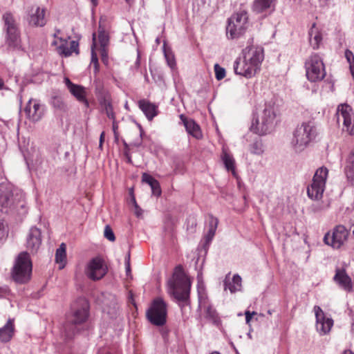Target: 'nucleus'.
Instances as JSON below:
<instances>
[{"mask_svg":"<svg viewBox=\"0 0 354 354\" xmlns=\"http://www.w3.org/2000/svg\"><path fill=\"white\" fill-rule=\"evenodd\" d=\"M241 55L234 62V72L246 78H251L261 69L264 59L263 48L257 46H248L242 50Z\"/></svg>","mask_w":354,"mask_h":354,"instance_id":"1","label":"nucleus"},{"mask_svg":"<svg viewBox=\"0 0 354 354\" xmlns=\"http://www.w3.org/2000/svg\"><path fill=\"white\" fill-rule=\"evenodd\" d=\"M0 210L6 214H19L26 213V202L25 194L21 192L13 194L10 187L0 184Z\"/></svg>","mask_w":354,"mask_h":354,"instance_id":"2","label":"nucleus"},{"mask_svg":"<svg viewBox=\"0 0 354 354\" xmlns=\"http://www.w3.org/2000/svg\"><path fill=\"white\" fill-rule=\"evenodd\" d=\"M317 135L313 120L303 122L298 124L292 133L290 145L297 152L303 151Z\"/></svg>","mask_w":354,"mask_h":354,"instance_id":"3","label":"nucleus"},{"mask_svg":"<svg viewBox=\"0 0 354 354\" xmlns=\"http://www.w3.org/2000/svg\"><path fill=\"white\" fill-rule=\"evenodd\" d=\"M190 282L181 266L175 268L172 277L168 281L169 293L180 301H186L189 295Z\"/></svg>","mask_w":354,"mask_h":354,"instance_id":"4","label":"nucleus"},{"mask_svg":"<svg viewBox=\"0 0 354 354\" xmlns=\"http://www.w3.org/2000/svg\"><path fill=\"white\" fill-rule=\"evenodd\" d=\"M248 13L244 8H239L229 19L226 28L227 35L234 39L243 36L248 28Z\"/></svg>","mask_w":354,"mask_h":354,"instance_id":"5","label":"nucleus"},{"mask_svg":"<svg viewBox=\"0 0 354 354\" xmlns=\"http://www.w3.org/2000/svg\"><path fill=\"white\" fill-rule=\"evenodd\" d=\"M32 262L27 252H21L17 256L12 270V277L18 283L28 282L31 277Z\"/></svg>","mask_w":354,"mask_h":354,"instance_id":"6","label":"nucleus"},{"mask_svg":"<svg viewBox=\"0 0 354 354\" xmlns=\"http://www.w3.org/2000/svg\"><path fill=\"white\" fill-rule=\"evenodd\" d=\"M147 320L153 325L162 326L167 322V304L160 297L153 299L146 311Z\"/></svg>","mask_w":354,"mask_h":354,"instance_id":"7","label":"nucleus"},{"mask_svg":"<svg viewBox=\"0 0 354 354\" xmlns=\"http://www.w3.org/2000/svg\"><path fill=\"white\" fill-rule=\"evenodd\" d=\"M306 76L308 81L317 82L326 76L325 66L322 58L317 53L308 56L305 61Z\"/></svg>","mask_w":354,"mask_h":354,"instance_id":"8","label":"nucleus"},{"mask_svg":"<svg viewBox=\"0 0 354 354\" xmlns=\"http://www.w3.org/2000/svg\"><path fill=\"white\" fill-rule=\"evenodd\" d=\"M275 117L274 107L270 104H266L259 118L252 122L250 130L259 136L270 133L273 127Z\"/></svg>","mask_w":354,"mask_h":354,"instance_id":"9","label":"nucleus"},{"mask_svg":"<svg viewBox=\"0 0 354 354\" xmlns=\"http://www.w3.org/2000/svg\"><path fill=\"white\" fill-rule=\"evenodd\" d=\"M328 174V171L326 167H322L317 169L312 183L307 187V194L310 198L320 200L322 198Z\"/></svg>","mask_w":354,"mask_h":354,"instance_id":"10","label":"nucleus"},{"mask_svg":"<svg viewBox=\"0 0 354 354\" xmlns=\"http://www.w3.org/2000/svg\"><path fill=\"white\" fill-rule=\"evenodd\" d=\"M349 231L343 225H337L326 232L324 236V243L334 250L340 249L347 241Z\"/></svg>","mask_w":354,"mask_h":354,"instance_id":"11","label":"nucleus"},{"mask_svg":"<svg viewBox=\"0 0 354 354\" xmlns=\"http://www.w3.org/2000/svg\"><path fill=\"white\" fill-rule=\"evenodd\" d=\"M89 304L85 298H79L71 307V327L86 322L89 317Z\"/></svg>","mask_w":354,"mask_h":354,"instance_id":"12","label":"nucleus"},{"mask_svg":"<svg viewBox=\"0 0 354 354\" xmlns=\"http://www.w3.org/2000/svg\"><path fill=\"white\" fill-rule=\"evenodd\" d=\"M337 122L342 121L344 131H346L349 135L353 133L354 128V114L352 108L346 104H340L337 110Z\"/></svg>","mask_w":354,"mask_h":354,"instance_id":"13","label":"nucleus"},{"mask_svg":"<svg viewBox=\"0 0 354 354\" xmlns=\"http://www.w3.org/2000/svg\"><path fill=\"white\" fill-rule=\"evenodd\" d=\"M107 272V268L104 264V261L100 257L92 259L85 270L86 275L93 281L102 279Z\"/></svg>","mask_w":354,"mask_h":354,"instance_id":"14","label":"nucleus"},{"mask_svg":"<svg viewBox=\"0 0 354 354\" xmlns=\"http://www.w3.org/2000/svg\"><path fill=\"white\" fill-rule=\"evenodd\" d=\"M314 311L316 317L317 330L321 335L328 333L333 326V320L326 317L322 308L318 306L314 307Z\"/></svg>","mask_w":354,"mask_h":354,"instance_id":"15","label":"nucleus"},{"mask_svg":"<svg viewBox=\"0 0 354 354\" xmlns=\"http://www.w3.org/2000/svg\"><path fill=\"white\" fill-rule=\"evenodd\" d=\"M24 113L30 121L37 122L44 115V108L37 100L30 99L25 106Z\"/></svg>","mask_w":354,"mask_h":354,"instance_id":"16","label":"nucleus"},{"mask_svg":"<svg viewBox=\"0 0 354 354\" xmlns=\"http://www.w3.org/2000/svg\"><path fill=\"white\" fill-rule=\"evenodd\" d=\"M68 90L71 94L81 104H83L86 108L89 106V102L87 100V91L82 85L75 84L68 79Z\"/></svg>","mask_w":354,"mask_h":354,"instance_id":"17","label":"nucleus"},{"mask_svg":"<svg viewBox=\"0 0 354 354\" xmlns=\"http://www.w3.org/2000/svg\"><path fill=\"white\" fill-rule=\"evenodd\" d=\"M41 244V230L32 227L27 236L26 248L32 253H36Z\"/></svg>","mask_w":354,"mask_h":354,"instance_id":"18","label":"nucleus"},{"mask_svg":"<svg viewBox=\"0 0 354 354\" xmlns=\"http://www.w3.org/2000/svg\"><path fill=\"white\" fill-rule=\"evenodd\" d=\"M138 107L144 113L146 118L151 121L158 114V106L150 101L142 99L138 101Z\"/></svg>","mask_w":354,"mask_h":354,"instance_id":"19","label":"nucleus"},{"mask_svg":"<svg viewBox=\"0 0 354 354\" xmlns=\"http://www.w3.org/2000/svg\"><path fill=\"white\" fill-rule=\"evenodd\" d=\"M6 45L10 50H22L19 30L6 32Z\"/></svg>","mask_w":354,"mask_h":354,"instance_id":"20","label":"nucleus"},{"mask_svg":"<svg viewBox=\"0 0 354 354\" xmlns=\"http://www.w3.org/2000/svg\"><path fill=\"white\" fill-rule=\"evenodd\" d=\"M333 279L344 290L346 291L352 290L351 279L344 269H337Z\"/></svg>","mask_w":354,"mask_h":354,"instance_id":"21","label":"nucleus"},{"mask_svg":"<svg viewBox=\"0 0 354 354\" xmlns=\"http://www.w3.org/2000/svg\"><path fill=\"white\" fill-rule=\"evenodd\" d=\"M50 104L57 112L65 111L64 93L59 91H53L50 97Z\"/></svg>","mask_w":354,"mask_h":354,"instance_id":"22","label":"nucleus"},{"mask_svg":"<svg viewBox=\"0 0 354 354\" xmlns=\"http://www.w3.org/2000/svg\"><path fill=\"white\" fill-rule=\"evenodd\" d=\"M180 119L183 122L186 131L189 134L192 135L193 137L197 139H199L202 137V133L199 125L197 124L193 120L187 119L183 115H180Z\"/></svg>","mask_w":354,"mask_h":354,"instance_id":"23","label":"nucleus"},{"mask_svg":"<svg viewBox=\"0 0 354 354\" xmlns=\"http://www.w3.org/2000/svg\"><path fill=\"white\" fill-rule=\"evenodd\" d=\"M229 275L230 274L226 276L224 281L225 290L229 289L231 293H235L236 292L241 291L242 288L241 277L238 274H236L233 276L232 281H230L228 279Z\"/></svg>","mask_w":354,"mask_h":354,"instance_id":"24","label":"nucleus"},{"mask_svg":"<svg viewBox=\"0 0 354 354\" xmlns=\"http://www.w3.org/2000/svg\"><path fill=\"white\" fill-rule=\"evenodd\" d=\"M310 44L314 49H318L322 41V35L321 31L317 28L316 24L313 23L309 32Z\"/></svg>","mask_w":354,"mask_h":354,"instance_id":"25","label":"nucleus"},{"mask_svg":"<svg viewBox=\"0 0 354 354\" xmlns=\"http://www.w3.org/2000/svg\"><path fill=\"white\" fill-rule=\"evenodd\" d=\"M45 9H40L37 7L29 18V24L35 26H44L46 24Z\"/></svg>","mask_w":354,"mask_h":354,"instance_id":"26","label":"nucleus"},{"mask_svg":"<svg viewBox=\"0 0 354 354\" xmlns=\"http://www.w3.org/2000/svg\"><path fill=\"white\" fill-rule=\"evenodd\" d=\"M275 1L276 0H254L252 3V10L254 12L257 14L265 12L274 7Z\"/></svg>","mask_w":354,"mask_h":354,"instance_id":"27","label":"nucleus"},{"mask_svg":"<svg viewBox=\"0 0 354 354\" xmlns=\"http://www.w3.org/2000/svg\"><path fill=\"white\" fill-rule=\"evenodd\" d=\"M13 320L9 319L6 325L0 328V341L6 343L10 341L14 335Z\"/></svg>","mask_w":354,"mask_h":354,"instance_id":"28","label":"nucleus"},{"mask_svg":"<svg viewBox=\"0 0 354 354\" xmlns=\"http://www.w3.org/2000/svg\"><path fill=\"white\" fill-rule=\"evenodd\" d=\"M344 173L348 180L354 184V151H352L346 160Z\"/></svg>","mask_w":354,"mask_h":354,"instance_id":"29","label":"nucleus"},{"mask_svg":"<svg viewBox=\"0 0 354 354\" xmlns=\"http://www.w3.org/2000/svg\"><path fill=\"white\" fill-rule=\"evenodd\" d=\"M57 33L54 34V40L52 41V46L55 47L56 51L62 57H66V40L58 37Z\"/></svg>","mask_w":354,"mask_h":354,"instance_id":"30","label":"nucleus"},{"mask_svg":"<svg viewBox=\"0 0 354 354\" xmlns=\"http://www.w3.org/2000/svg\"><path fill=\"white\" fill-rule=\"evenodd\" d=\"M98 41L100 45L102 55L104 56L106 53V48L109 43V33L104 30L100 24L98 28Z\"/></svg>","mask_w":354,"mask_h":354,"instance_id":"31","label":"nucleus"},{"mask_svg":"<svg viewBox=\"0 0 354 354\" xmlns=\"http://www.w3.org/2000/svg\"><path fill=\"white\" fill-rule=\"evenodd\" d=\"M3 20L4 21V29L6 32L19 30L16 21L11 13L6 12L3 15Z\"/></svg>","mask_w":354,"mask_h":354,"instance_id":"32","label":"nucleus"},{"mask_svg":"<svg viewBox=\"0 0 354 354\" xmlns=\"http://www.w3.org/2000/svg\"><path fill=\"white\" fill-rule=\"evenodd\" d=\"M66 244L62 243L55 252V263L58 264L59 270H62L66 266Z\"/></svg>","mask_w":354,"mask_h":354,"instance_id":"33","label":"nucleus"},{"mask_svg":"<svg viewBox=\"0 0 354 354\" xmlns=\"http://www.w3.org/2000/svg\"><path fill=\"white\" fill-rule=\"evenodd\" d=\"M221 158L227 170L231 171L235 175V161L232 156L223 149Z\"/></svg>","mask_w":354,"mask_h":354,"instance_id":"34","label":"nucleus"},{"mask_svg":"<svg viewBox=\"0 0 354 354\" xmlns=\"http://www.w3.org/2000/svg\"><path fill=\"white\" fill-rule=\"evenodd\" d=\"M218 220L216 218L214 217L213 216H211L209 220L208 232L206 235V241L207 242L211 241L214 238L216 233V230L218 227Z\"/></svg>","mask_w":354,"mask_h":354,"instance_id":"35","label":"nucleus"},{"mask_svg":"<svg viewBox=\"0 0 354 354\" xmlns=\"http://www.w3.org/2000/svg\"><path fill=\"white\" fill-rule=\"evenodd\" d=\"M205 317L212 322L213 324L218 325L220 322V317L216 309L212 306L209 305L205 307Z\"/></svg>","mask_w":354,"mask_h":354,"instance_id":"36","label":"nucleus"},{"mask_svg":"<svg viewBox=\"0 0 354 354\" xmlns=\"http://www.w3.org/2000/svg\"><path fill=\"white\" fill-rule=\"evenodd\" d=\"M101 106L104 108L106 114L109 118L115 119V113L113 112V106L109 98L104 97L100 102Z\"/></svg>","mask_w":354,"mask_h":354,"instance_id":"37","label":"nucleus"},{"mask_svg":"<svg viewBox=\"0 0 354 354\" xmlns=\"http://www.w3.org/2000/svg\"><path fill=\"white\" fill-rule=\"evenodd\" d=\"M79 39L80 38L77 40L71 41L70 46L68 48V57L73 54L75 55L80 54Z\"/></svg>","mask_w":354,"mask_h":354,"instance_id":"38","label":"nucleus"},{"mask_svg":"<svg viewBox=\"0 0 354 354\" xmlns=\"http://www.w3.org/2000/svg\"><path fill=\"white\" fill-rule=\"evenodd\" d=\"M215 77L217 80H223L226 75L225 70L224 68L219 66V64H216L214 66Z\"/></svg>","mask_w":354,"mask_h":354,"instance_id":"39","label":"nucleus"},{"mask_svg":"<svg viewBox=\"0 0 354 354\" xmlns=\"http://www.w3.org/2000/svg\"><path fill=\"white\" fill-rule=\"evenodd\" d=\"M251 152L254 154H261L263 153V144L260 141L254 142L251 146Z\"/></svg>","mask_w":354,"mask_h":354,"instance_id":"40","label":"nucleus"},{"mask_svg":"<svg viewBox=\"0 0 354 354\" xmlns=\"http://www.w3.org/2000/svg\"><path fill=\"white\" fill-rule=\"evenodd\" d=\"M104 237L110 241H114L115 240V234L109 225H106L104 231Z\"/></svg>","mask_w":354,"mask_h":354,"instance_id":"41","label":"nucleus"},{"mask_svg":"<svg viewBox=\"0 0 354 354\" xmlns=\"http://www.w3.org/2000/svg\"><path fill=\"white\" fill-rule=\"evenodd\" d=\"M142 182H145L147 183L151 187L158 182L157 180H156L153 176H151L150 174H148L147 173H144L142 176Z\"/></svg>","mask_w":354,"mask_h":354,"instance_id":"42","label":"nucleus"},{"mask_svg":"<svg viewBox=\"0 0 354 354\" xmlns=\"http://www.w3.org/2000/svg\"><path fill=\"white\" fill-rule=\"evenodd\" d=\"M142 182H145L147 183L151 187L158 182L157 180H156L153 176H151L150 174H148L147 173H144L142 176Z\"/></svg>","mask_w":354,"mask_h":354,"instance_id":"43","label":"nucleus"},{"mask_svg":"<svg viewBox=\"0 0 354 354\" xmlns=\"http://www.w3.org/2000/svg\"><path fill=\"white\" fill-rule=\"evenodd\" d=\"M165 57L169 67L174 68L176 65L174 55L171 52L165 51Z\"/></svg>","mask_w":354,"mask_h":354,"instance_id":"44","label":"nucleus"},{"mask_svg":"<svg viewBox=\"0 0 354 354\" xmlns=\"http://www.w3.org/2000/svg\"><path fill=\"white\" fill-rule=\"evenodd\" d=\"M8 236V231L3 221L0 220V243L6 240Z\"/></svg>","mask_w":354,"mask_h":354,"instance_id":"45","label":"nucleus"},{"mask_svg":"<svg viewBox=\"0 0 354 354\" xmlns=\"http://www.w3.org/2000/svg\"><path fill=\"white\" fill-rule=\"evenodd\" d=\"M96 38H95V33H93V45H92V56H91V64H97L98 62V59L97 57V55L95 53L93 48L96 46V42H95Z\"/></svg>","mask_w":354,"mask_h":354,"instance_id":"46","label":"nucleus"},{"mask_svg":"<svg viewBox=\"0 0 354 354\" xmlns=\"http://www.w3.org/2000/svg\"><path fill=\"white\" fill-rule=\"evenodd\" d=\"M152 194L156 196H160L162 193L159 182L156 183L151 187Z\"/></svg>","mask_w":354,"mask_h":354,"instance_id":"47","label":"nucleus"},{"mask_svg":"<svg viewBox=\"0 0 354 354\" xmlns=\"http://www.w3.org/2000/svg\"><path fill=\"white\" fill-rule=\"evenodd\" d=\"M345 57L350 65L354 63V55L351 50L348 49L346 50Z\"/></svg>","mask_w":354,"mask_h":354,"instance_id":"48","label":"nucleus"},{"mask_svg":"<svg viewBox=\"0 0 354 354\" xmlns=\"http://www.w3.org/2000/svg\"><path fill=\"white\" fill-rule=\"evenodd\" d=\"M257 312L253 311V312L251 313L249 310H246L245 312V322H246V324H248V325H250V322H251V320L252 319V317L254 315H257Z\"/></svg>","mask_w":354,"mask_h":354,"instance_id":"49","label":"nucleus"},{"mask_svg":"<svg viewBox=\"0 0 354 354\" xmlns=\"http://www.w3.org/2000/svg\"><path fill=\"white\" fill-rule=\"evenodd\" d=\"M124 155L128 159L129 162H131V156L129 152V145L127 144L125 141H124Z\"/></svg>","mask_w":354,"mask_h":354,"instance_id":"50","label":"nucleus"},{"mask_svg":"<svg viewBox=\"0 0 354 354\" xmlns=\"http://www.w3.org/2000/svg\"><path fill=\"white\" fill-rule=\"evenodd\" d=\"M104 138H105V133L104 131H102L100 136V143H99V147L102 149L103 143L104 142Z\"/></svg>","mask_w":354,"mask_h":354,"instance_id":"51","label":"nucleus"},{"mask_svg":"<svg viewBox=\"0 0 354 354\" xmlns=\"http://www.w3.org/2000/svg\"><path fill=\"white\" fill-rule=\"evenodd\" d=\"M95 68V73H97L99 71V62L97 64H93Z\"/></svg>","mask_w":354,"mask_h":354,"instance_id":"52","label":"nucleus"},{"mask_svg":"<svg viewBox=\"0 0 354 354\" xmlns=\"http://www.w3.org/2000/svg\"><path fill=\"white\" fill-rule=\"evenodd\" d=\"M350 70L353 77H354V63L350 65Z\"/></svg>","mask_w":354,"mask_h":354,"instance_id":"53","label":"nucleus"},{"mask_svg":"<svg viewBox=\"0 0 354 354\" xmlns=\"http://www.w3.org/2000/svg\"><path fill=\"white\" fill-rule=\"evenodd\" d=\"M4 82L3 80L0 77V89L3 88L4 87Z\"/></svg>","mask_w":354,"mask_h":354,"instance_id":"54","label":"nucleus"},{"mask_svg":"<svg viewBox=\"0 0 354 354\" xmlns=\"http://www.w3.org/2000/svg\"><path fill=\"white\" fill-rule=\"evenodd\" d=\"M113 131H114V134H115V138L117 139V133H116L117 127L115 124H113Z\"/></svg>","mask_w":354,"mask_h":354,"instance_id":"55","label":"nucleus"},{"mask_svg":"<svg viewBox=\"0 0 354 354\" xmlns=\"http://www.w3.org/2000/svg\"><path fill=\"white\" fill-rule=\"evenodd\" d=\"M126 271H127V273L128 274L129 272H131V269H130V265L129 263L127 264V267H126Z\"/></svg>","mask_w":354,"mask_h":354,"instance_id":"56","label":"nucleus"},{"mask_svg":"<svg viewBox=\"0 0 354 354\" xmlns=\"http://www.w3.org/2000/svg\"><path fill=\"white\" fill-rule=\"evenodd\" d=\"M343 354H354V353L350 350H346L343 353Z\"/></svg>","mask_w":354,"mask_h":354,"instance_id":"57","label":"nucleus"},{"mask_svg":"<svg viewBox=\"0 0 354 354\" xmlns=\"http://www.w3.org/2000/svg\"><path fill=\"white\" fill-rule=\"evenodd\" d=\"M6 292V290L0 288V296Z\"/></svg>","mask_w":354,"mask_h":354,"instance_id":"58","label":"nucleus"},{"mask_svg":"<svg viewBox=\"0 0 354 354\" xmlns=\"http://www.w3.org/2000/svg\"><path fill=\"white\" fill-rule=\"evenodd\" d=\"M91 1L92 2L94 6H95L97 3V0H91Z\"/></svg>","mask_w":354,"mask_h":354,"instance_id":"59","label":"nucleus"},{"mask_svg":"<svg viewBox=\"0 0 354 354\" xmlns=\"http://www.w3.org/2000/svg\"><path fill=\"white\" fill-rule=\"evenodd\" d=\"M63 81L66 84V75H64Z\"/></svg>","mask_w":354,"mask_h":354,"instance_id":"60","label":"nucleus"},{"mask_svg":"<svg viewBox=\"0 0 354 354\" xmlns=\"http://www.w3.org/2000/svg\"><path fill=\"white\" fill-rule=\"evenodd\" d=\"M79 331H80V329H79V328H77V327H75V332H74V331H73V335H75V333H77V332H79Z\"/></svg>","mask_w":354,"mask_h":354,"instance_id":"61","label":"nucleus"},{"mask_svg":"<svg viewBox=\"0 0 354 354\" xmlns=\"http://www.w3.org/2000/svg\"><path fill=\"white\" fill-rule=\"evenodd\" d=\"M353 227V231H352V234H353V236L354 237V225Z\"/></svg>","mask_w":354,"mask_h":354,"instance_id":"62","label":"nucleus"},{"mask_svg":"<svg viewBox=\"0 0 354 354\" xmlns=\"http://www.w3.org/2000/svg\"><path fill=\"white\" fill-rule=\"evenodd\" d=\"M71 336V335L69 334V333L68 332V335H67V337L68 338Z\"/></svg>","mask_w":354,"mask_h":354,"instance_id":"63","label":"nucleus"}]
</instances>
